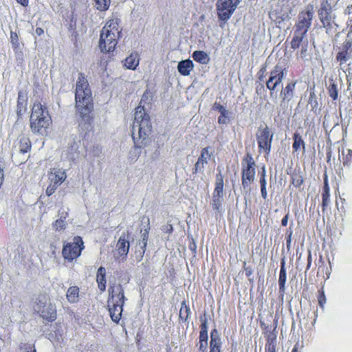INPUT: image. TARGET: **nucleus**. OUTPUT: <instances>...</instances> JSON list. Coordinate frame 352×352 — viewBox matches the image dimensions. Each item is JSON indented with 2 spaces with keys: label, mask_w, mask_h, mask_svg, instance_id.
<instances>
[{
  "label": "nucleus",
  "mask_w": 352,
  "mask_h": 352,
  "mask_svg": "<svg viewBox=\"0 0 352 352\" xmlns=\"http://www.w3.org/2000/svg\"><path fill=\"white\" fill-rule=\"evenodd\" d=\"M76 108L81 118L90 124L92 118L90 114L94 109L92 94L87 78L80 73L75 91Z\"/></svg>",
  "instance_id": "obj_1"
},
{
  "label": "nucleus",
  "mask_w": 352,
  "mask_h": 352,
  "mask_svg": "<svg viewBox=\"0 0 352 352\" xmlns=\"http://www.w3.org/2000/svg\"><path fill=\"white\" fill-rule=\"evenodd\" d=\"M152 131L149 115L144 107L139 105L135 111V120L132 128V138L136 148H142L148 142V136Z\"/></svg>",
  "instance_id": "obj_2"
},
{
  "label": "nucleus",
  "mask_w": 352,
  "mask_h": 352,
  "mask_svg": "<svg viewBox=\"0 0 352 352\" xmlns=\"http://www.w3.org/2000/svg\"><path fill=\"white\" fill-rule=\"evenodd\" d=\"M52 124L48 108L41 102L33 103L30 116V129L33 134L44 135Z\"/></svg>",
  "instance_id": "obj_3"
},
{
  "label": "nucleus",
  "mask_w": 352,
  "mask_h": 352,
  "mask_svg": "<svg viewBox=\"0 0 352 352\" xmlns=\"http://www.w3.org/2000/svg\"><path fill=\"white\" fill-rule=\"evenodd\" d=\"M314 18L313 6L309 5L300 11L294 28V36L290 45L294 50L298 49L311 25Z\"/></svg>",
  "instance_id": "obj_4"
},
{
  "label": "nucleus",
  "mask_w": 352,
  "mask_h": 352,
  "mask_svg": "<svg viewBox=\"0 0 352 352\" xmlns=\"http://www.w3.org/2000/svg\"><path fill=\"white\" fill-rule=\"evenodd\" d=\"M314 18L313 6L309 5L300 11L294 28V36L290 45L294 50L298 49L311 25Z\"/></svg>",
  "instance_id": "obj_5"
},
{
  "label": "nucleus",
  "mask_w": 352,
  "mask_h": 352,
  "mask_svg": "<svg viewBox=\"0 0 352 352\" xmlns=\"http://www.w3.org/2000/svg\"><path fill=\"white\" fill-rule=\"evenodd\" d=\"M118 19H111L102 28L99 41V47L102 52H113L120 38L121 30Z\"/></svg>",
  "instance_id": "obj_6"
},
{
  "label": "nucleus",
  "mask_w": 352,
  "mask_h": 352,
  "mask_svg": "<svg viewBox=\"0 0 352 352\" xmlns=\"http://www.w3.org/2000/svg\"><path fill=\"white\" fill-rule=\"evenodd\" d=\"M107 309L111 320L118 324L121 320L123 306L126 300L124 288L120 284H111L108 289Z\"/></svg>",
  "instance_id": "obj_7"
},
{
  "label": "nucleus",
  "mask_w": 352,
  "mask_h": 352,
  "mask_svg": "<svg viewBox=\"0 0 352 352\" xmlns=\"http://www.w3.org/2000/svg\"><path fill=\"white\" fill-rule=\"evenodd\" d=\"M318 14L327 34H333L337 31L336 16L333 14L332 6L327 0H323L321 2Z\"/></svg>",
  "instance_id": "obj_8"
},
{
  "label": "nucleus",
  "mask_w": 352,
  "mask_h": 352,
  "mask_svg": "<svg viewBox=\"0 0 352 352\" xmlns=\"http://www.w3.org/2000/svg\"><path fill=\"white\" fill-rule=\"evenodd\" d=\"M256 175V164L252 155L248 153L241 162V184L244 189L250 188Z\"/></svg>",
  "instance_id": "obj_9"
},
{
  "label": "nucleus",
  "mask_w": 352,
  "mask_h": 352,
  "mask_svg": "<svg viewBox=\"0 0 352 352\" xmlns=\"http://www.w3.org/2000/svg\"><path fill=\"white\" fill-rule=\"evenodd\" d=\"M84 248L85 245L82 237L76 236L73 238L72 242L67 243L63 245L62 256L65 260L72 262L80 256Z\"/></svg>",
  "instance_id": "obj_10"
},
{
  "label": "nucleus",
  "mask_w": 352,
  "mask_h": 352,
  "mask_svg": "<svg viewBox=\"0 0 352 352\" xmlns=\"http://www.w3.org/2000/svg\"><path fill=\"white\" fill-rule=\"evenodd\" d=\"M43 297L45 300V296ZM35 310L43 320L48 322H54L56 320V307L52 302L47 303L46 300L43 301L42 299L38 298L36 300Z\"/></svg>",
  "instance_id": "obj_11"
},
{
  "label": "nucleus",
  "mask_w": 352,
  "mask_h": 352,
  "mask_svg": "<svg viewBox=\"0 0 352 352\" xmlns=\"http://www.w3.org/2000/svg\"><path fill=\"white\" fill-rule=\"evenodd\" d=\"M274 134L267 126L260 127L256 133V141L259 153L269 155L272 148Z\"/></svg>",
  "instance_id": "obj_12"
},
{
  "label": "nucleus",
  "mask_w": 352,
  "mask_h": 352,
  "mask_svg": "<svg viewBox=\"0 0 352 352\" xmlns=\"http://www.w3.org/2000/svg\"><path fill=\"white\" fill-rule=\"evenodd\" d=\"M285 69L279 65H276L270 72L269 78L266 80V87L270 91L272 96L273 91L282 82L285 76Z\"/></svg>",
  "instance_id": "obj_13"
},
{
  "label": "nucleus",
  "mask_w": 352,
  "mask_h": 352,
  "mask_svg": "<svg viewBox=\"0 0 352 352\" xmlns=\"http://www.w3.org/2000/svg\"><path fill=\"white\" fill-rule=\"evenodd\" d=\"M352 33L349 32L346 40L343 42L340 51L336 56V60L341 66L351 58L352 53Z\"/></svg>",
  "instance_id": "obj_14"
},
{
  "label": "nucleus",
  "mask_w": 352,
  "mask_h": 352,
  "mask_svg": "<svg viewBox=\"0 0 352 352\" xmlns=\"http://www.w3.org/2000/svg\"><path fill=\"white\" fill-rule=\"evenodd\" d=\"M28 92L25 89H20L17 94L16 113L17 121L22 119L28 110Z\"/></svg>",
  "instance_id": "obj_15"
},
{
  "label": "nucleus",
  "mask_w": 352,
  "mask_h": 352,
  "mask_svg": "<svg viewBox=\"0 0 352 352\" xmlns=\"http://www.w3.org/2000/svg\"><path fill=\"white\" fill-rule=\"evenodd\" d=\"M231 4L229 3L227 0H218L217 2V10L219 19L221 21H228L232 13L234 12V9L230 8Z\"/></svg>",
  "instance_id": "obj_16"
},
{
  "label": "nucleus",
  "mask_w": 352,
  "mask_h": 352,
  "mask_svg": "<svg viewBox=\"0 0 352 352\" xmlns=\"http://www.w3.org/2000/svg\"><path fill=\"white\" fill-rule=\"evenodd\" d=\"M14 148L21 154L30 152L32 149V142L30 138L23 133L19 135L14 143Z\"/></svg>",
  "instance_id": "obj_17"
},
{
  "label": "nucleus",
  "mask_w": 352,
  "mask_h": 352,
  "mask_svg": "<svg viewBox=\"0 0 352 352\" xmlns=\"http://www.w3.org/2000/svg\"><path fill=\"white\" fill-rule=\"evenodd\" d=\"M322 203L321 207L322 210L324 212L330 204V187L328 180V175L327 171L324 172L323 176V186L321 192Z\"/></svg>",
  "instance_id": "obj_18"
},
{
  "label": "nucleus",
  "mask_w": 352,
  "mask_h": 352,
  "mask_svg": "<svg viewBox=\"0 0 352 352\" xmlns=\"http://www.w3.org/2000/svg\"><path fill=\"white\" fill-rule=\"evenodd\" d=\"M297 81H291L283 87L280 92L281 105L292 100L294 96L295 88Z\"/></svg>",
  "instance_id": "obj_19"
},
{
  "label": "nucleus",
  "mask_w": 352,
  "mask_h": 352,
  "mask_svg": "<svg viewBox=\"0 0 352 352\" xmlns=\"http://www.w3.org/2000/svg\"><path fill=\"white\" fill-rule=\"evenodd\" d=\"M129 250L128 234L123 233L119 238L116 244V250L120 256H126Z\"/></svg>",
  "instance_id": "obj_20"
},
{
  "label": "nucleus",
  "mask_w": 352,
  "mask_h": 352,
  "mask_svg": "<svg viewBox=\"0 0 352 352\" xmlns=\"http://www.w3.org/2000/svg\"><path fill=\"white\" fill-rule=\"evenodd\" d=\"M66 177L65 172L60 168H52L49 175L50 181L58 185H60L65 180Z\"/></svg>",
  "instance_id": "obj_21"
},
{
  "label": "nucleus",
  "mask_w": 352,
  "mask_h": 352,
  "mask_svg": "<svg viewBox=\"0 0 352 352\" xmlns=\"http://www.w3.org/2000/svg\"><path fill=\"white\" fill-rule=\"evenodd\" d=\"M221 341L217 330L214 329L210 333L209 352H221Z\"/></svg>",
  "instance_id": "obj_22"
},
{
  "label": "nucleus",
  "mask_w": 352,
  "mask_h": 352,
  "mask_svg": "<svg viewBox=\"0 0 352 352\" xmlns=\"http://www.w3.org/2000/svg\"><path fill=\"white\" fill-rule=\"evenodd\" d=\"M285 265V261L283 260L280 263V270L278 278L279 292L282 299L283 298L285 294V283L287 280V272Z\"/></svg>",
  "instance_id": "obj_23"
},
{
  "label": "nucleus",
  "mask_w": 352,
  "mask_h": 352,
  "mask_svg": "<svg viewBox=\"0 0 352 352\" xmlns=\"http://www.w3.org/2000/svg\"><path fill=\"white\" fill-rule=\"evenodd\" d=\"M293 144H292V150L293 153H298L300 150L302 152L305 151V142L302 137V135L298 132H295L293 134Z\"/></svg>",
  "instance_id": "obj_24"
},
{
  "label": "nucleus",
  "mask_w": 352,
  "mask_h": 352,
  "mask_svg": "<svg viewBox=\"0 0 352 352\" xmlns=\"http://www.w3.org/2000/svg\"><path fill=\"white\" fill-rule=\"evenodd\" d=\"M96 282L98 289L100 292H104L106 290L107 279H106V270L104 267H100L98 269L96 274Z\"/></svg>",
  "instance_id": "obj_25"
},
{
  "label": "nucleus",
  "mask_w": 352,
  "mask_h": 352,
  "mask_svg": "<svg viewBox=\"0 0 352 352\" xmlns=\"http://www.w3.org/2000/svg\"><path fill=\"white\" fill-rule=\"evenodd\" d=\"M194 64L190 59L182 60L178 63L177 69L178 72L182 76H188L190 72L192 70Z\"/></svg>",
  "instance_id": "obj_26"
},
{
  "label": "nucleus",
  "mask_w": 352,
  "mask_h": 352,
  "mask_svg": "<svg viewBox=\"0 0 352 352\" xmlns=\"http://www.w3.org/2000/svg\"><path fill=\"white\" fill-rule=\"evenodd\" d=\"M80 289L78 286H71L66 293V298L69 303H76L79 300Z\"/></svg>",
  "instance_id": "obj_27"
},
{
  "label": "nucleus",
  "mask_w": 352,
  "mask_h": 352,
  "mask_svg": "<svg viewBox=\"0 0 352 352\" xmlns=\"http://www.w3.org/2000/svg\"><path fill=\"white\" fill-rule=\"evenodd\" d=\"M192 57L194 60L202 65L208 64L210 60L208 54L201 50L195 51L192 53Z\"/></svg>",
  "instance_id": "obj_28"
},
{
  "label": "nucleus",
  "mask_w": 352,
  "mask_h": 352,
  "mask_svg": "<svg viewBox=\"0 0 352 352\" xmlns=\"http://www.w3.org/2000/svg\"><path fill=\"white\" fill-rule=\"evenodd\" d=\"M139 64V58L137 54H131L125 58L124 66L129 69H135Z\"/></svg>",
  "instance_id": "obj_29"
},
{
  "label": "nucleus",
  "mask_w": 352,
  "mask_h": 352,
  "mask_svg": "<svg viewBox=\"0 0 352 352\" xmlns=\"http://www.w3.org/2000/svg\"><path fill=\"white\" fill-rule=\"evenodd\" d=\"M190 314V307L186 304V300H184L181 303V308L179 313V318L181 321L186 322L188 321Z\"/></svg>",
  "instance_id": "obj_30"
},
{
  "label": "nucleus",
  "mask_w": 352,
  "mask_h": 352,
  "mask_svg": "<svg viewBox=\"0 0 352 352\" xmlns=\"http://www.w3.org/2000/svg\"><path fill=\"white\" fill-rule=\"evenodd\" d=\"M68 217V213L67 212H63L60 214V219L56 220L53 224V228L56 231H60L63 230L66 228V223L65 222V220Z\"/></svg>",
  "instance_id": "obj_31"
},
{
  "label": "nucleus",
  "mask_w": 352,
  "mask_h": 352,
  "mask_svg": "<svg viewBox=\"0 0 352 352\" xmlns=\"http://www.w3.org/2000/svg\"><path fill=\"white\" fill-rule=\"evenodd\" d=\"M208 322L207 320L205 318L204 320H201L200 325L199 341L208 342Z\"/></svg>",
  "instance_id": "obj_32"
},
{
  "label": "nucleus",
  "mask_w": 352,
  "mask_h": 352,
  "mask_svg": "<svg viewBox=\"0 0 352 352\" xmlns=\"http://www.w3.org/2000/svg\"><path fill=\"white\" fill-rule=\"evenodd\" d=\"M317 300L320 307L322 309H324V305L327 302V298L324 290V285H322L321 288L318 291Z\"/></svg>",
  "instance_id": "obj_33"
},
{
  "label": "nucleus",
  "mask_w": 352,
  "mask_h": 352,
  "mask_svg": "<svg viewBox=\"0 0 352 352\" xmlns=\"http://www.w3.org/2000/svg\"><path fill=\"white\" fill-rule=\"evenodd\" d=\"M292 184L296 188L300 187L303 182V177L301 175L300 173H294L292 176Z\"/></svg>",
  "instance_id": "obj_34"
},
{
  "label": "nucleus",
  "mask_w": 352,
  "mask_h": 352,
  "mask_svg": "<svg viewBox=\"0 0 352 352\" xmlns=\"http://www.w3.org/2000/svg\"><path fill=\"white\" fill-rule=\"evenodd\" d=\"M97 10L100 11H106L109 9L110 0H94Z\"/></svg>",
  "instance_id": "obj_35"
},
{
  "label": "nucleus",
  "mask_w": 352,
  "mask_h": 352,
  "mask_svg": "<svg viewBox=\"0 0 352 352\" xmlns=\"http://www.w3.org/2000/svg\"><path fill=\"white\" fill-rule=\"evenodd\" d=\"M276 324L273 327L272 331L267 332L266 335L264 336L266 343L269 342H276V338H277V331H276Z\"/></svg>",
  "instance_id": "obj_36"
},
{
  "label": "nucleus",
  "mask_w": 352,
  "mask_h": 352,
  "mask_svg": "<svg viewBox=\"0 0 352 352\" xmlns=\"http://www.w3.org/2000/svg\"><path fill=\"white\" fill-rule=\"evenodd\" d=\"M223 197H218L217 195H212V207L213 210L220 212L221 210L222 203L221 199Z\"/></svg>",
  "instance_id": "obj_37"
},
{
  "label": "nucleus",
  "mask_w": 352,
  "mask_h": 352,
  "mask_svg": "<svg viewBox=\"0 0 352 352\" xmlns=\"http://www.w3.org/2000/svg\"><path fill=\"white\" fill-rule=\"evenodd\" d=\"M342 164L344 166H349L352 164V150L347 149L346 153L342 152Z\"/></svg>",
  "instance_id": "obj_38"
},
{
  "label": "nucleus",
  "mask_w": 352,
  "mask_h": 352,
  "mask_svg": "<svg viewBox=\"0 0 352 352\" xmlns=\"http://www.w3.org/2000/svg\"><path fill=\"white\" fill-rule=\"evenodd\" d=\"M328 94L333 100H336L338 98L337 85L335 82L330 83L328 87Z\"/></svg>",
  "instance_id": "obj_39"
},
{
  "label": "nucleus",
  "mask_w": 352,
  "mask_h": 352,
  "mask_svg": "<svg viewBox=\"0 0 352 352\" xmlns=\"http://www.w3.org/2000/svg\"><path fill=\"white\" fill-rule=\"evenodd\" d=\"M20 352H36L34 344L28 343H22L19 346Z\"/></svg>",
  "instance_id": "obj_40"
},
{
  "label": "nucleus",
  "mask_w": 352,
  "mask_h": 352,
  "mask_svg": "<svg viewBox=\"0 0 352 352\" xmlns=\"http://www.w3.org/2000/svg\"><path fill=\"white\" fill-rule=\"evenodd\" d=\"M270 18L276 23L280 24L283 21L284 18L282 16H278L277 11H273L270 12Z\"/></svg>",
  "instance_id": "obj_41"
},
{
  "label": "nucleus",
  "mask_w": 352,
  "mask_h": 352,
  "mask_svg": "<svg viewBox=\"0 0 352 352\" xmlns=\"http://www.w3.org/2000/svg\"><path fill=\"white\" fill-rule=\"evenodd\" d=\"M210 155L209 154V147H205L202 148L201 155L198 157L199 160L204 161L205 163H208V160L210 158Z\"/></svg>",
  "instance_id": "obj_42"
},
{
  "label": "nucleus",
  "mask_w": 352,
  "mask_h": 352,
  "mask_svg": "<svg viewBox=\"0 0 352 352\" xmlns=\"http://www.w3.org/2000/svg\"><path fill=\"white\" fill-rule=\"evenodd\" d=\"M142 241L141 249L142 250V253L144 254L146 250V248L147 245V241L148 239V229H145L144 232L142 234Z\"/></svg>",
  "instance_id": "obj_43"
},
{
  "label": "nucleus",
  "mask_w": 352,
  "mask_h": 352,
  "mask_svg": "<svg viewBox=\"0 0 352 352\" xmlns=\"http://www.w3.org/2000/svg\"><path fill=\"white\" fill-rule=\"evenodd\" d=\"M10 40L14 49H18L19 47V42L18 34L16 32H11Z\"/></svg>",
  "instance_id": "obj_44"
},
{
  "label": "nucleus",
  "mask_w": 352,
  "mask_h": 352,
  "mask_svg": "<svg viewBox=\"0 0 352 352\" xmlns=\"http://www.w3.org/2000/svg\"><path fill=\"white\" fill-rule=\"evenodd\" d=\"M267 73V65H263L257 73V77L260 82H263Z\"/></svg>",
  "instance_id": "obj_45"
},
{
  "label": "nucleus",
  "mask_w": 352,
  "mask_h": 352,
  "mask_svg": "<svg viewBox=\"0 0 352 352\" xmlns=\"http://www.w3.org/2000/svg\"><path fill=\"white\" fill-rule=\"evenodd\" d=\"M205 164H206V163L198 159L195 164L192 173L197 174L198 172L202 170L204 168Z\"/></svg>",
  "instance_id": "obj_46"
},
{
  "label": "nucleus",
  "mask_w": 352,
  "mask_h": 352,
  "mask_svg": "<svg viewBox=\"0 0 352 352\" xmlns=\"http://www.w3.org/2000/svg\"><path fill=\"white\" fill-rule=\"evenodd\" d=\"M58 186L59 185L56 184V183H52L50 182V184H49L46 189V195L47 196H51L52 194L54 193Z\"/></svg>",
  "instance_id": "obj_47"
},
{
  "label": "nucleus",
  "mask_w": 352,
  "mask_h": 352,
  "mask_svg": "<svg viewBox=\"0 0 352 352\" xmlns=\"http://www.w3.org/2000/svg\"><path fill=\"white\" fill-rule=\"evenodd\" d=\"M223 185L215 184L212 195H217L218 197H223Z\"/></svg>",
  "instance_id": "obj_48"
},
{
  "label": "nucleus",
  "mask_w": 352,
  "mask_h": 352,
  "mask_svg": "<svg viewBox=\"0 0 352 352\" xmlns=\"http://www.w3.org/2000/svg\"><path fill=\"white\" fill-rule=\"evenodd\" d=\"M260 325L264 336L266 335L267 332L272 331L273 328L271 326L266 324L264 322L261 321Z\"/></svg>",
  "instance_id": "obj_49"
},
{
  "label": "nucleus",
  "mask_w": 352,
  "mask_h": 352,
  "mask_svg": "<svg viewBox=\"0 0 352 352\" xmlns=\"http://www.w3.org/2000/svg\"><path fill=\"white\" fill-rule=\"evenodd\" d=\"M276 342L265 343V352H276Z\"/></svg>",
  "instance_id": "obj_50"
},
{
  "label": "nucleus",
  "mask_w": 352,
  "mask_h": 352,
  "mask_svg": "<svg viewBox=\"0 0 352 352\" xmlns=\"http://www.w3.org/2000/svg\"><path fill=\"white\" fill-rule=\"evenodd\" d=\"M243 269L245 271V275L247 277H250L252 275L253 270H252V267L250 266L247 267L245 262H244V263H243Z\"/></svg>",
  "instance_id": "obj_51"
},
{
  "label": "nucleus",
  "mask_w": 352,
  "mask_h": 352,
  "mask_svg": "<svg viewBox=\"0 0 352 352\" xmlns=\"http://www.w3.org/2000/svg\"><path fill=\"white\" fill-rule=\"evenodd\" d=\"M215 184L223 185V176L221 173L216 175Z\"/></svg>",
  "instance_id": "obj_52"
},
{
  "label": "nucleus",
  "mask_w": 352,
  "mask_h": 352,
  "mask_svg": "<svg viewBox=\"0 0 352 352\" xmlns=\"http://www.w3.org/2000/svg\"><path fill=\"white\" fill-rule=\"evenodd\" d=\"M292 236V230H291V228H289V230H287V236H286L287 247H289L291 244Z\"/></svg>",
  "instance_id": "obj_53"
},
{
  "label": "nucleus",
  "mask_w": 352,
  "mask_h": 352,
  "mask_svg": "<svg viewBox=\"0 0 352 352\" xmlns=\"http://www.w3.org/2000/svg\"><path fill=\"white\" fill-rule=\"evenodd\" d=\"M199 351L202 352H205L206 351L207 346H208V342H201L199 341Z\"/></svg>",
  "instance_id": "obj_54"
},
{
  "label": "nucleus",
  "mask_w": 352,
  "mask_h": 352,
  "mask_svg": "<svg viewBox=\"0 0 352 352\" xmlns=\"http://www.w3.org/2000/svg\"><path fill=\"white\" fill-rule=\"evenodd\" d=\"M226 122H227L226 113H224L223 114H221L218 118V122L219 124H226Z\"/></svg>",
  "instance_id": "obj_55"
},
{
  "label": "nucleus",
  "mask_w": 352,
  "mask_h": 352,
  "mask_svg": "<svg viewBox=\"0 0 352 352\" xmlns=\"http://www.w3.org/2000/svg\"><path fill=\"white\" fill-rule=\"evenodd\" d=\"M227 1H228L229 3L232 5L230 8H234V10H236L237 6L241 2V0H227Z\"/></svg>",
  "instance_id": "obj_56"
},
{
  "label": "nucleus",
  "mask_w": 352,
  "mask_h": 352,
  "mask_svg": "<svg viewBox=\"0 0 352 352\" xmlns=\"http://www.w3.org/2000/svg\"><path fill=\"white\" fill-rule=\"evenodd\" d=\"M215 108L216 109L219 110V111L221 113V114H223L224 113H226V110L225 109L224 107L220 104L215 103Z\"/></svg>",
  "instance_id": "obj_57"
},
{
  "label": "nucleus",
  "mask_w": 352,
  "mask_h": 352,
  "mask_svg": "<svg viewBox=\"0 0 352 352\" xmlns=\"http://www.w3.org/2000/svg\"><path fill=\"white\" fill-rule=\"evenodd\" d=\"M289 219V212H287L281 220V225L283 226H287Z\"/></svg>",
  "instance_id": "obj_58"
},
{
  "label": "nucleus",
  "mask_w": 352,
  "mask_h": 352,
  "mask_svg": "<svg viewBox=\"0 0 352 352\" xmlns=\"http://www.w3.org/2000/svg\"><path fill=\"white\" fill-rule=\"evenodd\" d=\"M311 262H312L311 254L309 252L308 257H307V267H306V271L309 270L311 265Z\"/></svg>",
  "instance_id": "obj_59"
},
{
  "label": "nucleus",
  "mask_w": 352,
  "mask_h": 352,
  "mask_svg": "<svg viewBox=\"0 0 352 352\" xmlns=\"http://www.w3.org/2000/svg\"><path fill=\"white\" fill-rule=\"evenodd\" d=\"M259 183H260V186H261V188H266V186H267V182H266V178H259Z\"/></svg>",
  "instance_id": "obj_60"
},
{
  "label": "nucleus",
  "mask_w": 352,
  "mask_h": 352,
  "mask_svg": "<svg viewBox=\"0 0 352 352\" xmlns=\"http://www.w3.org/2000/svg\"><path fill=\"white\" fill-rule=\"evenodd\" d=\"M261 196L263 199H266L267 197V192L266 188H261Z\"/></svg>",
  "instance_id": "obj_61"
},
{
  "label": "nucleus",
  "mask_w": 352,
  "mask_h": 352,
  "mask_svg": "<svg viewBox=\"0 0 352 352\" xmlns=\"http://www.w3.org/2000/svg\"><path fill=\"white\" fill-rule=\"evenodd\" d=\"M35 32L38 36H41L44 33V30L41 28H36Z\"/></svg>",
  "instance_id": "obj_62"
},
{
  "label": "nucleus",
  "mask_w": 352,
  "mask_h": 352,
  "mask_svg": "<svg viewBox=\"0 0 352 352\" xmlns=\"http://www.w3.org/2000/svg\"><path fill=\"white\" fill-rule=\"evenodd\" d=\"M16 1L23 6H27L29 3L28 0H16Z\"/></svg>",
  "instance_id": "obj_63"
},
{
  "label": "nucleus",
  "mask_w": 352,
  "mask_h": 352,
  "mask_svg": "<svg viewBox=\"0 0 352 352\" xmlns=\"http://www.w3.org/2000/svg\"><path fill=\"white\" fill-rule=\"evenodd\" d=\"M265 177H266V173H265V168L263 167L262 171L260 173L259 178H265Z\"/></svg>",
  "instance_id": "obj_64"
}]
</instances>
